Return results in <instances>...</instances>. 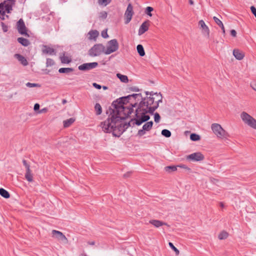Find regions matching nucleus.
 <instances>
[{
  "label": "nucleus",
  "instance_id": "nucleus-1",
  "mask_svg": "<svg viewBox=\"0 0 256 256\" xmlns=\"http://www.w3.org/2000/svg\"><path fill=\"white\" fill-rule=\"evenodd\" d=\"M141 94H134L117 99L112 104L114 109L110 108V114L107 120L101 123L102 130L105 132H112L114 136L120 137L122 134L131 126L135 124V119L132 120L128 124H123L122 120L127 118L133 111V108L137 106L138 102L131 104L130 106H125L124 104L133 98L136 100Z\"/></svg>",
  "mask_w": 256,
  "mask_h": 256
},
{
  "label": "nucleus",
  "instance_id": "nucleus-2",
  "mask_svg": "<svg viewBox=\"0 0 256 256\" xmlns=\"http://www.w3.org/2000/svg\"><path fill=\"white\" fill-rule=\"evenodd\" d=\"M136 99L138 101L140 99V102L136 110L135 124L137 126H140L150 120V116L147 114L150 113L148 110L150 108L154 105L156 98L152 96L142 98L141 95V96H138Z\"/></svg>",
  "mask_w": 256,
  "mask_h": 256
},
{
  "label": "nucleus",
  "instance_id": "nucleus-3",
  "mask_svg": "<svg viewBox=\"0 0 256 256\" xmlns=\"http://www.w3.org/2000/svg\"><path fill=\"white\" fill-rule=\"evenodd\" d=\"M15 0H6L1 2V20H4V14L6 12L10 13L12 10V6L14 4Z\"/></svg>",
  "mask_w": 256,
  "mask_h": 256
},
{
  "label": "nucleus",
  "instance_id": "nucleus-4",
  "mask_svg": "<svg viewBox=\"0 0 256 256\" xmlns=\"http://www.w3.org/2000/svg\"><path fill=\"white\" fill-rule=\"evenodd\" d=\"M105 46L100 44H94L88 50V55L92 57L100 56L102 53H104Z\"/></svg>",
  "mask_w": 256,
  "mask_h": 256
},
{
  "label": "nucleus",
  "instance_id": "nucleus-5",
  "mask_svg": "<svg viewBox=\"0 0 256 256\" xmlns=\"http://www.w3.org/2000/svg\"><path fill=\"white\" fill-rule=\"evenodd\" d=\"M211 128L214 133L218 138H225L228 136L227 132L222 128L220 124H213L211 126Z\"/></svg>",
  "mask_w": 256,
  "mask_h": 256
},
{
  "label": "nucleus",
  "instance_id": "nucleus-6",
  "mask_svg": "<svg viewBox=\"0 0 256 256\" xmlns=\"http://www.w3.org/2000/svg\"><path fill=\"white\" fill-rule=\"evenodd\" d=\"M242 121L251 128L256 130V120L246 112H243L240 114Z\"/></svg>",
  "mask_w": 256,
  "mask_h": 256
},
{
  "label": "nucleus",
  "instance_id": "nucleus-7",
  "mask_svg": "<svg viewBox=\"0 0 256 256\" xmlns=\"http://www.w3.org/2000/svg\"><path fill=\"white\" fill-rule=\"evenodd\" d=\"M119 48V44L116 39L112 40L108 42V46L104 50L106 54H110L116 52Z\"/></svg>",
  "mask_w": 256,
  "mask_h": 256
},
{
  "label": "nucleus",
  "instance_id": "nucleus-8",
  "mask_svg": "<svg viewBox=\"0 0 256 256\" xmlns=\"http://www.w3.org/2000/svg\"><path fill=\"white\" fill-rule=\"evenodd\" d=\"M186 159L192 162H200L204 159V156L200 152H196L187 156Z\"/></svg>",
  "mask_w": 256,
  "mask_h": 256
},
{
  "label": "nucleus",
  "instance_id": "nucleus-9",
  "mask_svg": "<svg viewBox=\"0 0 256 256\" xmlns=\"http://www.w3.org/2000/svg\"><path fill=\"white\" fill-rule=\"evenodd\" d=\"M154 97L156 98L154 105L152 106V107H150L148 110L150 114H154V112L158 108L159 104L162 102V96L160 92L156 94Z\"/></svg>",
  "mask_w": 256,
  "mask_h": 256
},
{
  "label": "nucleus",
  "instance_id": "nucleus-10",
  "mask_svg": "<svg viewBox=\"0 0 256 256\" xmlns=\"http://www.w3.org/2000/svg\"><path fill=\"white\" fill-rule=\"evenodd\" d=\"M52 236L56 238L58 240H60L64 244L68 242V240L66 236L60 232L56 230H52Z\"/></svg>",
  "mask_w": 256,
  "mask_h": 256
},
{
  "label": "nucleus",
  "instance_id": "nucleus-11",
  "mask_svg": "<svg viewBox=\"0 0 256 256\" xmlns=\"http://www.w3.org/2000/svg\"><path fill=\"white\" fill-rule=\"evenodd\" d=\"M153 126L152 121H150L146 122L143 126L142 130H140L137 134V136L141 137L144 135L146 131H150Z\"/></svg>",
  "mask_w": 256,
  "mask_h": 256
},
{
  "label": "nucleus",
  "instance_id": "nucleus-12",
  "mask_svg": "<svg viewBox=\"0 0 256 256\" xmlns=\"http://www.w3.org/2000/svg\"><path fill=\"white\" fill-rule=\"evenodd\" d=\"M133 14L134 12L132 6L130 4H129L124 14V23L126 24H128L130 22Z\"/></svg>",
  "mask_w": 256,
  "mask_h": 256
},
{
  "label": "nucleus",
  "instance_id": "nucleus-13",
  "mask_svg": "<svg viewBox=\"0 0 256 256\" xmlns=\"http://www.w3.org/2000/svg\"><path fill=\"white\" fill-rule=\"evenodd\" d=\"M17 29L20 34L25 36H29L28 34L26 32V28L22 19L20 18L17 22Z\"/></svg>",
  "mask_w": 256,
  "mask_h": 256
},
{
  "label": "nucleus",
  "instance_id": "nucleus-14",
  "mask_svg": "<svg viewBox=\"0 0 256 256\" xmlns=\"http://www.w3.org/2000/svg\"><path fill=\"white\" fill-rule=\"evenodd\" d=\"M98 66V63L96 62L85 63L79 66L78 68L80 70L86 71L94 68Z\"/></svg>",
  "mask_w": 256,
  "mask_h": 256
},
{
  "label": "nucleus",
  "instance_id": "nucleus-15",
  "mask_svg": "<svg viewBox=\"0 0 256 256\" xmlns=\"http://www.w3.org/2000/svg\"><path fill=\"white\" fill-rule=\"evenodd\" d=\"M198 24L202 29V34L208 38L210 36V30L208 26L204 22L203 20H200L199 21Z\"/></svg>",
  "mask_w": 256,
  "mask_h": 256
},
{
  "label": "nucleus",
  "instance_id": "nucleus-16",
  "mask_svg": "<svg viewBox=\"0 0 256 256\" xmlns=\"http://www.w3.org/2000/svg\"><path fill=\"white\" fill-rule=\"evenodd\" d=\"M149 22V20H146L141 24L138 30L139 36L148 30Z\"/></svg>",
  "mask_w": 256,
  "mask_h": 256
},
{
  "label": "nucleus",
  "instance_id": "nucleus-17",
  "mask_svg": "<svg viewBox=\"0 0 256 256\" xmlns=\"http://www.w3.org/2000/svg\"><path fill=\"white\" fill-rule=\"evenodd\" d=\"M42 52L44 54H48L50 55H56V52L55 50L50 48L48 46H43L42 48Z\"/></svg>",
  "mask_w": 256,
  "mask_h": 256
},
{
  "label": "nucleus",
  "instance_id": "nucleus-18",
  "mask_svg": "<svg viewBox=\"0 0 256 256\" xmlns=\"http://www.w3.org/2000/svg\"><path fill=\"white\" fill-rule=\"evenodd\" d=\"M149 223L152 224L154 226L157 228H160L162 226H169L166 222L156 220H150L149 221Z\"/></svg>",
  "mask_w": 256,
  "mask_h": 256
},
{
  "label": "nucleus",
  "instance_id": "nucleus-19",
  "mask_svg": "<svg viewBox=\"0 0 256 256\" xmlns=\"http://www.w3.org/2000/svg\"><path fill=\"white\" fill-rule=\"evenodd\" d=\"M14 57L16 58L23 66H26L28 64V62L26 59L23 56L18 54H16L14 55Z\"/></svg>",
  "mask_w": 256,
  "mask_h": 256
},
{
  "label": "nucleus",
  "instance_id": "nucleus-20",
  "mask_svg": "<svg viewBox=\"0 0 256 256\" xmlns=\"http://www.w3.org/2000/svg\"><path fill=\"white\" fill-rule=\"evenodd\" d=\"M233 55L236 59L238 60H242L244 57V54L239 50H233Z\"/></svg>",
  "mask_w": 256,
  "mask_h": 256
},
{
  "label": "nucleus",
  "instance_id": "nucleus-21",
  "mask_svg": "<svg viewBox=\"0 0 256 256\" xmlns=\"http://www.w3.org/2000/svg\"><path fill=\"white\" fill-rule=\"evenodd\" d=\"M88 34L90 36V40H96V38L99 34V32L96 30H92L88 32Z\"/></svg>",
  "mask_w": 256,
  "mask_h": 256
},
{
  "label": "nucleus",
  "instance_id": "nucleus-22",
  "mask_svg": "<svg viewBox=\"0 0 256 256\" xmlns=\"http://www.w3.org/2000/svg\"><path fill=\"white\" fill-rule=\"evenodd\" d=\"M18 42L24 46H27L30 44L28 40L22 37L18 38Z\"/></svg>",
  "mask_w": 256,
  "mask_h": 256
},
{
  "label": "nucleus",
  "instance_id": "nucleus-23",
  "mask_svg": "<svg viewBox=\"0 0 256 256\" xmlns=\"http://www.w3.org/2000/svg\"><path fill=\"white\" fill-rule=\"evenodd\" d=\"M213 19L214 20V21L221 28L222 30V32L224 34H225V30H224V26L222 22L219 20L218 18H216V16H214L213 18Z\"/></svg>",
  "mask_w": 256,
  "mask_h": 256
},
{
  "label": "nucleus",
  "instance_id": "nucleus-24",
  "mask_svg": "<svg viewBox=\"0 0 256 256\" xmlns=\"http://www.w3.org/2000/svg\"><path fill=\"white\" fill-rule=\"evenodd\" d=\"M75 121V118H71L69 119L66 120L63 122L64 126V128L69 127L72 124H73Z\"/></svg>",
  "mask_w": 256,
  "mask_h": 256
},
{
  "label": "nucleus",
  "instance_id": "nucleus-25",
  "mask_svg": "<svg viewBox=\"0 0 256 256\" xmlns=\"http://www.w3.org/2000/svg\"><path fill=\"white\" fill-rule=\"evenodd\" d=\"M136 50L138 54L140 56H144L145 55V52L144 47L142 44H138L136 46Z\"/></svg>",
  "mask_w": 256,
  "mask_h": 256
},
{
  "label": "nucleus",
  "instance_id": "nucleus-26",
  "mask_svg": "<svg viewBox=\"0 0 256 256\" xmlns=\"http://www.w3.org/2000/svg\"><path fill=\"white\" fill-rule=\"evenodd\" d=\"M117 77L122 82L127 83L128 82V78L126 76L122 75L120 74H116Z\"/></svg>",
  "mask_w": 256,
  "mask_h": 256
},
{
  "label": "nucleus",
  "instance_id": "nucleus-27",
  "mask_svg": "<svg viewBox=\"0 0 256 256\" xmlns=\"http://www.w3.org/2000/svg\"><path fill=\"white\" fill-rule=\"evenodd\" d=\"M73 70L74 69L71 68H62L58 70V72L60 73L68 74L70 72H72Z\"/></svg>",
  "mask_w": 256,
  "mask_h": 256
},
{
  "label": "nucleus",
  "instance_id": "nucleus-28",
  "mask_svg": "<svg viewBox=\"0 0 256 256\" xmlns=\"http://www.w3.org/2000/svg\"><path fill=\"white\" fill-rule=\"evenodd\" d=\"M94 110L96 115H100L102 112V108L100 104L96 103L94 106Z\"/></svg>",
  "mask_w": 256,
  "mask_h": 256
},
{
  "label": "nucleus",
  "instance_id": "nucleus-29",
  "mask_svg": "<svg viewBox=\"0 0 256 256\" xmlns=\"http://www.w3.org/2000/svg\"><path fill=\"white\" fill-rule=\"evenodd\" d=\"M1 196L5 198H8L10 197V194L4 188H1Z\"/></svg>",
  "mask_w": 256,
  "mask_h": 256
},
{
  "label": "nucleus",
  "instance_id": "nucleus-30",
  "mask_svg": "<svg viewBox=\"0 0 256 256\" xmlns=\"http://www.w3.org/2000/svg\"><path fill=\"white\" fill-rule=\"evenodd\" d=\"M228 234L224 230V231H222L218 234V238L220 240H224L228 238Z\"/></svg>",
  "mask_w": 256,
  "mask_h": 256
},
{
  "label": "nucleus",
  "instance_id": "nucleus-31",
  "mask_svg": "<svg viewBox=\"0 0 256 256\" xmlns=\"http://www.w3.org/2000/svg\"><path fill=\"white\" fill-rule=\"evenodd\" d=\"M164 169L166 172H172L176 171L177 170V167L174 166H166L164 168Z\"/></svg>",
  "mask_w": 256,
  "mask_h": 256
},
{
  "label": "nucleus",
  "instance_id": "nucleus-32",
  "mask_svg": "<svg viewBox=\"0 0 256 256\" xmlns=\"http://www.w3.org/2000/svg\"><path fill=\"white\" fill-rule=\"evenodd\" d=\"M60 58L62 63L68 64L71 62V59L68 57L65 56L64 54L63 56H62Z\"/></svg>",
  "mask_w": 256,
  "mask_h": 256
},
{
  "label": "nucleus",
  "instance_id": "nucleus-33",
  "mask_svg": "<svg viewBox=\"0 0 256 256\" xmlns=\"http://www.w3.org/2000/svg\"><path fill=\"white\" fill-rule=\"evenodd\" d=\"M162 134L166 138H170L172 134L169 130L164 129L162 131Z\"/></svg>",
  "mask_w": 256,
  "mask_h": 256
},
{
  "label": "nucleus",
  "instance_id": "nucleus-34",
  "mask_svg": "<svg viewBox=\"0 0 256 256\" xmlns=\"http://www.w3.org/2000/svg\"><path fill=\"white\" fill-rule=\"evenodd\" d=\"M112 0H98V4L100 6H106L110 3Z\"/></svg>",
  "mask_w": 256,
  "mask_h": 256
},
{
  "label": "nucleus",
  "instance_id": "nucleus-35",
  "mask_svg": "<svg viewBox=\"0 0 256 256\" xmlns=\"http://www.w3.org/2000/svg\"><path fill=\"white\" fill-rule=\"evenodd\" d=\"M190 138L192 140L197 141L200 140V136L196 134H192L190 135Z\"/></svg>",
  "mask_w": 256,
  "mask_h": 256
},
{
  "label": "nucleus",
  "instance_id": "nucleus-36",
  "mask_svg": "<svg viewBox=\"0 0 256 256\" xmlns=\"http://www.w3.org/2000/svg\"><path fill=\"white\" fill-rule=\"evenodd\" d=\"M54 64V62L52 58H48L46 59V67L52 66Z\"/></svg>",
  "mask_w": 256,
  "mask_h": 256
},
{
  "label": "nucleus",
  "instance_id": "nucleus-37",
  "mask_svg": "<svg viewBox=\"0 0 256 256\" xmlns=\"http://www.w3.org/2000/svg\"><path fill=\"white\" fill-rule=\"evenodd\" d=\"M25 178L29 182H32L33 180V176L32 173L25 174Z\"/></svg>",
  "mask_w": 256,
  "mask_h": 256
},
{
  "label": "nucleus",
  "instance_id": "nucleus-38",
  "mask_svg": "<svg viewBox=\"0 0 256 256\" xmlns=\"http://www.w3.org/2000/svg\"><path fill=\"white\" fill-rule=\"evenodd\" d=\"M168 245H169V246L170 247V248H171L172 250H173L175 252L176 255H178V254H180V251L178 250L176 248V247L174 246V245L172 244V242H170L168 243Z\"/></svg>",
  "mask_w": 256,
  "mask_h": 256
},
{
  "label": "nucleus",
  "instance_id": "nucleus-39",
  "mask_svg": "<svg viewBox=\"0 0 256 256\" xmlns=\"http://www.w3.org/2000/svg\"><path fill=\"white\" fill-rule=\"evenodd\" d=\"M154 10V8H152V7H150V6H148L146 9V10H145V13L148 14V16H152V12Z\"/></svg>",
  "mask_w": 256,
  "mask_h": 256
},
{
  "label": "nucleus",
  "instance_id": "nucleus-40",
  "mask_svg": "<svg viewBox=\"0 0 256 256\" xmlns=\"http://www.w3.org/2000/svg\"><path fill=\"white\" fill-rule=\"evenodd\" d=\"M107 16H108V14L106 12L102 11V12H100L99 14V18L100 19L104 20L106 18Z\"/></svg>",
  "mask_w": 256,
  "mask_h": 256
},
{
  "label": "nucleus",
  "instance_id": "nucleus-41",
  "mask_svg": "<svg viewBox=\"0 0 256 256\" xmlns=\"http://www.w3.org/2000/svg\"><path fill=\"white\" fill-rule=\"evenodd\" d=\"M160 114L158 112H156L154 114V122L156 123H158L160 122Z\"/></svg>",
  "mask_w": 256,
  "mask_h": 256
},
{
  "label": "nucleus",
  "instance_id": "nucleus-42",
  "mask_svg": "<svg viewBox=\"0 0 256 256\" xmlns=\"http://www.w3.org/2000/svg\"><path fill=\"white\" fill-rule=\"evenodd\" d=\"M26 86H28V87H29V88H33V87H38V86H40L38 84H35V83H30V82H27L26 84Z\"/></svg>",
  "mask_w": 256,
  "mask_h": 256
},
{
  "label": "nucleus",
  "instance_id": "nucleus-43",
  "mask_svg": "<svg viewBox=\"0 0 256 256\" xmlns=\"http://www.w3.org/2000/svg\"><path fill=\"white\" fill-rule=\"evenodd\" d=\"M1 26L4 32H6L8 30V26H6L4 22H1Z\"/></svg>",
  "mask_w": 256,
  "mask_h": 256
},
{
  "label": "nucleus",
  "instance_id": "nucleus-44",
  "mask_svg": "<svg viewBox=\"0 0 256 256\" xmlns=\"http://www.w3.org/2000/svg\"><path fill=\"white\" fill-rule=\"evenodd\" d=\"M250 10L252 14L255 16L256 18V8L254 6H252L250 7Z\"/></svg>",
  "mask_w": 256,
  "mask_h": 256
},
{
  "label": "nucleus",
  "instance_id": "nucleus-45",
  "mask_svg": "<svg viewBox=\"0 0 256 256\" xmlns=\"http://www.w3.org/2000/svg\"><path fill=\"white\" fill-rule=\"evenodd\" d=\"M102 36L106 38H107L108 37V35L107 33V32H106V31L104 30H103L102 32Z\"/></svg>",
  "mask_w": 256,
  "mask_h": 256
},
{
  "label": "nucleus",
  "instance_id": "nucleus-46",
  "mask_svg": "<svg viewBox=\"0 0 256 256\" xmlns=\"http://www.w3.org/2000/svg\"><path fill=\"white\" fill-rule=\"evenodd\" d=\"M230 32L232 36L236 37V32L234 30H232Z\"/></svg>",
  "mask_w": 256,
  "mask_h": 256
},
{
  "label": "nucleus",
  "instance_id": "nucleus-47",
  "mask_svg": "<svg viewBox=\"0 0 256 256\" xmlns=\"http://www.w3.org/2000/svg\"><path fill=\"white\" fill-rule=\"evenodd\" d=\"M92 85L95 88L98 90H100L102 88V86L94 82L92 84Z\"/></svg>",
  "mask_w": 256,
  "mask_h": 256
},
{
  "label": "nucleus",
  "instance_id": "nucleus-48",
  "mask_svg": "<svg viewBox=\"0 0 256 256\" xmlns=\"http://www.w3.org/2000/svg\"><path fill=\"white\" fill-rule=\"evenodd\" d=\"M40 109V104L38 103L34 105V111H37Z\"/></svg>",
  "mask_w": 256,
  "mask_h": 256
},
{
  "label": "nucleus",
  "instance_id": "nucleus-49",
  "mask_svg": "<svg viewBox=\"0 0 256 256\" xmlns=\"http://www.w3.org/2000/svg\"><path fill=\"white\" fill-rule=\"evenodd\" d=\"M22 163L26 168L30 167V166L27 163L26 161L25 160H22Z\"/></svg>",
  "mask_w": 256,
  "mask_h": 256
},
{
  "label": "nucleus",
  "instance_id": "nucleus-50",
  "mask_svg": "<svg viewBox=\"0 0 256 256\" xmlns=\"http://www.w3.org/2000/svg\"><path fill=\"white\" fill-rule=\"evenodd\" d=\"M180 166V168H184L186 170H190V168H189L188 167L186 166L184 164H182L180 166Z\"/></svg>",
  "mask_w": 256,
  "mask_h": 256
},
{
  "label": "nucleus",
  "instance_id": "nucleus-51",
  "mask_svg": "<svg viewBox=\"0 0 256 256\" xmlns=\"http://www.w3.org/2000/svg\"><path fill=\"white\" fill-rule=\"evenodd\" d=\"M130 90L133 92H138L140 91V90L136 86L132 87L130 88Z\"/></svg>",
  "mask_w": 256,
  "mask_h": 256
},
{
  "label": "nucleus",
  "instance_id": "nucleus-52",
  "mask_svg": "<svg viewBox=\"0 0 256 256\" xmlns=\"http://www.w3.org/2000/svg\"><path fill=\"white\" fill-rule=\"evenodd\" d=\"M47 110H48V109L46 108H44L40 110L39 112H38V113L42 114V113L46 112H47Z\"/></svg>",
  "mask_w": 256,
  "mask_h": 256
},
{
  "label": "nucleus",
  "instance_id": "nucleus-53",
  "mask_svg": "<svg viewBox=\"0 0 256 256\" xmlns=\"http://www.w3.org/2000/svg\"><path fill=\"white\" fill-rule=\"evenodd\" d=\"M250 86L252 87V88L255 91H256V83H254V84H250Z\"/></svg>",
  "mask_w": 256,
  "mask_h": 256
},
{
  "label": "nucleus",
  "instance_id": "nucleus-54",
  "mask_svg": "<svg viewBox=\"0 0 256 256\" xmlns=\"http://www.w3.org/2000/svg\"><path fill=\"white\" fill-rule=\"evenodd\" d=\"M156 94H158V92H150V96L154 97V96H156Z\"/></svg>",
  "mask_w": 256,
  "mask_h": 256
},
{
  "label": "nucleus",
  "instance_id": "nucleus-55",
  "mask_svg": "<svg viewBox=\"0 0 256 256\" xmlns=\"http://www.w3.org/2000/svg\"><path fill=\"white\" fill-rule=\"evenodd\" d=\"M26 168V174L32 173V171L30 170V167H28V168Z\"/></svg>",
  "mask_w": 256,
  "mask_h": 256
},
{
  "label": "nucleus",
  "instance_id": "nucleus-56",
  "mask_svg": "<svg viewBox=\"0 0 256 256\" xmlns=\"http://www.w3.org/2000/svg\"><path fill=\"white\" fill-rule=\"evenodd\" d=\"M131 174V172H128L127 173L125 174H124V178H127V177H128L130 176V175Z\"/></svg>",
  "mask_w": 256,
  "mask_h": 256
},
{
  "label": "nucleus",
  "instance_id": "nucleus-57",
  "mask_svg": "<svg viewBox=\"0 0 256 256\" xmlns=\"http://www.w3.org/2000/svg\"><path fill=\"white\" fill-rule=\"evenodd\" d=\"M188 2L190 5H193L194 4V2L192 0H189Z\"/></svg>",
  "mask_w": 256,
  "mask_h": 256
},
{
  "label": "nucleus",
  "instance_id": "nucleus-58",
  "mask_svg": "<svg viewBox=\"0 0 256 256\" xmlns=\"http://www.w3.org/2000/svg\"><path fill=\"white\" fill-rule=\"evenodd\" d=\"M88 244H90V245H92H92L94 244L95 242H94L92 241V242H88Z\"/></svg>",
  "mask_w": 256,
  "mask_h": 256
},
{
  "label": "nucleus",
  "instance_id": "nucleus-59",
  "mask_svg": "<svg viewBox=\"0 0 256 256\" xmlns=\"http://www.w3.org/2000/svg\"><path fill=\"white\" fill-rule=\"evenodd\" d=\"M66 102H67V101H66V100L64 99V100H62V104H66Z\"/></svg>",
  "mask_w": 256,
  "mask_h": 256
},
{
  "label": "nucleus",
  "instance_id": "nucleus-60",
  "mask_svg": "<svg viewBox=\"0 0 256 256\" xmlns=\"http://www.w3.org/2000/svg\"><path fill=\"white\" fill-rule=\"evenodd\" d=\"M220 206L222 207V208H223L224 206V204L222 202H220Z\"/></svg>",
  "mask_w": 256,
  "mask_h": 256
},
{
  "label": "nucleus",
  "instance_id": "nucleus-61",
  "mask_svg": "<svg viewBox=\"0 0 256 256\" xmlns=\"http://www.w3.org/2000/svg\"><path fill=\"white\" fill-rule=\"evenodd\" d=\"M146 94L148 95H150V92H145Z\"/></svg>",
  "mask_w": 256,
  "mask_h": 256
},
{
  "label": "nucleus",
  "instance_id": "nucleus-62",
  "mask_svg": "<svg viewBox=\"0 0 256 256\" xmlns=\"http://www.w3.org/2000/svg\"><path fill=\"white\" fill-rule=\"evenodd\" d=\"M102 88L104 89V90H106L108 88L106 86H103Z\"/></svg>",
  "mask_w": 256,
  "mask_h": 256
},
{
  "label": "nucleus",
  "instance_id": "nucleus-63",
  "mask_svg": "<svg viewBox=\"0 0 256 256\" xmlns=\"http://www.w3.org/2000/svg\"><path fill=\"white\" fill-rule=\"evenodd\" d=\"M84 256H86V254H84Z\"/></svg>",
  "mask_w": 256,
  "mask_h": 256
},
{
  "label": "nucleus",
  "instance_id": "nucleus-64",
  "mask_svg": "<svg viewBox=\"0 0 256 256\" xmlns=\"http://www.w3.org/2000/svg\"><path fill=\"white\" fill-rule=\"evenodd\" d=\"M0 192H1V190H0Z\"/></svg>",
  "mask_w": 256,
  "mask_h": 256
}]
</instances>
